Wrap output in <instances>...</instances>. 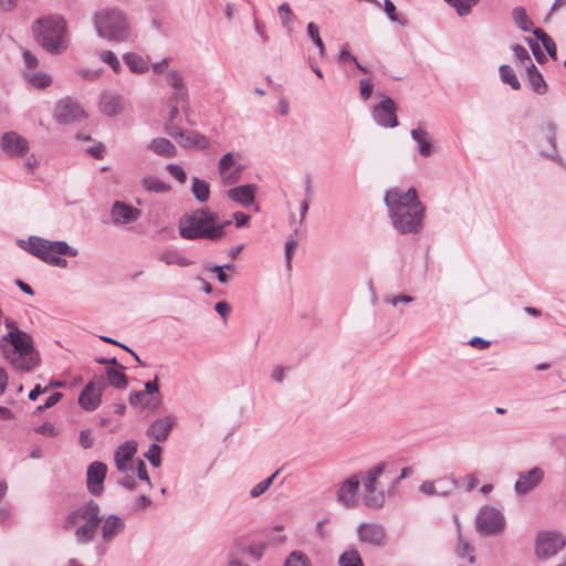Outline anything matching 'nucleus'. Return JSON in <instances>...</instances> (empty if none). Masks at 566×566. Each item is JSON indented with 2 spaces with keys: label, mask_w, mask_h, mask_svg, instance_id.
Returning <instances> with one entry per match:
<instances>
[{
  "label": "nucleus",
  "mask_w": 566,
  "mask_h": 566,
  "mask_svg": "<svg viewBox=\"0 0 566 566\" xmlns=\"http://www.w3.org/2000/svg\"><path fill=\"white\" fill-rule=\"evenodd\" d=\"M394 229L400 234H417L423 228L424 205L419 200L417 190L409 188L388 189L384 198Z\"/></svg>",
  "instance_id": "f257e3e1"
},
{
  "label": "nucleus",
  "mask_w": 566,
  "mask_h": 566,
  "mask_svg": "<svg viewBox=\"0 0 566 566\" xmlns=\"http://www.w3.org/2000/svg\"><path fill=\"white\" fill-rule=\"evenodd\" d=\"M6 326L10 331L0 338V350L4 359L15 370L31 371L40 363L32 337L28 333L20 331L11 319H6Z\"/></svg>",
  "instance_id": "f03ea898"
},
{
  "label": "nucleus",
  "mask_w": 566,
  "mask_h": 566,
  "mask_svg": "<svg viewBox=\"0 0 566 566\" xmlns=\"http://www.w3.org/2000/svg\"><path fill=\"white\" fill-rule=\"evenodd\" d=\"M36 43L48 53L63 54L69 48L67 24L59 14L44 15L32 24Z\"/></svg>",
  "instance_id": "7ed1b4c3"
},
{
  "label": "nucleus",
  "mask_w": 566,
  "mask_h": 566,
  "mask_svg": "<svg viewBox=\"0 0 566 566\" xmlns=\"http://www.w3.org/2000/svg\"><path fill=\"white\" fill-rule=\"evenodd\" d=\"M179 234L186 240L217 241L224 235V231L223 224H217V214L208 208H202L180 219Z\"/></svg>",
  "instance_id": "20e7f679"
},
{
  "label": "nucleus",
  "mask_w": 566,
  "mask_h": 566,
  "mask_svg": "<svg viewBox=\"0 0 566 566\" xmlns=\"http://www.w3.org/2000/svg\"><path fill=\"white\" fill-rule=\"evenodd\" d=\"M102 522L99 505L90 500L84 505L78 506L64 518V528L75 527L74 536L77 544L86 545L95 538L98 525Z\"/></svg>",
  "instance_id": "39448f33"
},
{
  "label": "nucleus",
  "mask_w": 566,
  "mask_h": 566,
  "mask_svg": "<svg viewBox=\"0 0 566 566\" xmlns=\"http://www.w3.org/2000/svg\"><path fill=\"white\" fill-rule=\"evenodd\" d=\"M25 250L43 262L57 268L67 266V261L60 255L76 256L78 254L77 249L65 241H50L35 235L28 239Z\"/></svg>",
  "instance_id": "423d86ee"
},
{
  "label": "nucleus",
  "mask_w": 566,
  "mask_h": 566,
  "mask_svg": "<svg viewBox=\"0 0 566 566\" xmlns=\"http://www.w3.org/2000/svg\"><path fill=\"white\" fill-rule=\"evenodd\" d=\"M94 27L99 38L109 42H125L130 36L126 15L115 9H107L94 15Z\"/></svg>",
  "instance_id": "0eeeda50"
},
{
  "label": "nucleus",
  "mask_w": 566,
  "mask_h": 566,
  "mask_svg": "<svg viewBox=\"0 0 566 566\" xmlns=\"http://www.w3.org/2000/svg\"><path fill=\"white\" fill-rule=\"evenodd\" d=\"M386 469L385 462H379L371 469L367 470L361 476L364 488L363 502L369 509H381L386 502V494L382 489L378 486V480Z\"/></svg>",
  "instance_id": "6e6552de"
},
{
  "label": "nucleus",
  "mask_w": 566,
  "mask_h": 566,
  "mask_svg": "<svg viewBox=\"0 0 566 566\" xmlns=\"http://www.w3.org/2000/svg\"><path fill=\"white\" fill-rule=\"evenodd\" d=\"M239 153H227L218 161V171L220 180L224 186H231L238 182L245 166L240 161Z\"/></svg>",
  "instance_id": "1a4fd4ad"
},
{
  "label": "nucleus",
  "mask_w": 566,
  "mask_h": 566,
  "mask_svg": "<svg viewBox=\"0 0 566 566\" xmlns=\"http://www.w3.org/2000/svg\"><path fill=\"white\" fill-rule=\"evenodd\" d=\"M166 133L185 149H207L210 145L205 135L196 130H185L176 124H169L166 127Z\"/></svg>",
  "instance_id": "9d476101"
},
{
  "label": "nucleus",
  "mask_w": 566,
  "mask_h": 566,
  "mask_svg": "<svg viewBox=\"0 0 566 566\" xmlns=\"http://www.w3.org/2000/svg\"><path fill=\"white\" fill-rule=\"evenodd\" d=\"M504 525L503 514L494 507H484L476 516V528L484 535L497 534L504 528Z\"/></svg>",
  "instance_id": "9b49d317"
},
{
  "label": "nucleus",
  "mask_w": 566,
  "mask_h": 566,
  "mask_svg": "<svg viewBox=\"0 0 566 566\" xmlns=\"http://www.w3.org/2000/svg\"><path fill=\"white\" fill-rule=\"evenodd\" d=\"M565 545L560 534L555 532H541L536 537L535 553L539 558H549L556 555Z\"/></svg>",
  "instance_id": "f8f14e48"
},
{
  "label": "nucleus",
  "mask_w": 566,
  "mask_h": 566,
  "mask_svg": "<svg viewBox=\"0 0 566 566\" xmlns=\"http://www.w3.org/2000/svg\"><path fill=\"white\" fill-rule=\"evenodd\" d=\"M106 384L103 378L90 381L78 395V405L86 411L96 410L102 402Z\"/></svg>",
  "instance_id": "ddd939ff"
},
{
  "label": "nucleus",
  "mask_w": 566,
  "mask_h": 566,
  "mask_svg": "<svg viewBox=\"0 0 566 566\" xmlns=\"http://www.w3.org/2000/svg\"><path fill=\"white\" fill-rule=\"evenodd\" d=\"M396 111L395 102L390 97L384 96L382 101L374 106L371 114L377 125L385 128H394L398 126Z\"/></svg>",
  "instance_id": "4468645a"
},
{
  "label": "nucleus",
  "mask_w": 566,
  "mask_h": 566,
  "mask_svg": "<svg viewBox=\"0 0 566 566\" xmlns=\"http://www.w3.org/2000/svg\"><path fill=\"white\" fill-rule=\"evenodd\" d=\"M360 476L353 474L343 481L337 489V502L346 509H355L358 503Z\"/></svg>",
  "instance_id": "2eb2a0df"
},
{
  "label": "nucleus",
  "mask_w": 566,
  "mask_h": 566,
  "mask_svg": "<svg viewBox=\"0 0 566 566\" xmlns=\"http://www.w3.org/2000/svg\"><path fill=\"white\" fill-rule=\"evenodd\" d=\"M357 536L360 543L381 547L386 544V530L377 523H361L357 526Z\"/></svg>",
  "instance_id": "dca6fc26"
},
{
  "label": "nucleus",
  "mask_w": 566,
  "mask_h": 566,
  "mask_svg": "<svg viewBox=\"0 0 566 566\" xmlns=\"http://www.w3.org/2000/svg\"><path fill=\"white\" fill-rule=\"evenodd\" d=\"M85 117V112L70 97L61 99L55 109V118L61 124L80 122Z\"/></svg>",
  "instance_id": "f3484780"
},
{
  "label": "nucleus",
  "mask_w": 566,
  "mask_h": 566,
  "mask_svg": "<svg viewBox=\"0 0 566 566\" xmlns=\"http://www.w3.org/2000/svg\"><path fill=\"white\" fill-rule=\"evenodd\" d=\"M0 147L8 156L22 157L29 150V142L17 132H8L1 137Z\"/></svg>",
  "instance_id": "a211bd4d"
},
{
  "label": "nucleus",
  "mask_w": 566,
  "mask_h": 566,
  "mask_svg": "<svg viewBox=\"0 0 566 566\" xmlns=\"http://www.w3.org/2000/svg\"><path fill=\"white\" fill-rule=\"evenodd\" d=\"M544 479V471L535 467L528 471L521 472L515 482L514 490L517 495H526L533 491Z\"/></svg>",
  "instance_id": "6ab92c4d"
},
{
  "label": "nucleus",
  "mask_w": 566,
  "mask_h": 566,
  "mask_svg": "<svg viewBox=\"0 0 566 566\" xmlns=\"http://www.w3.org/2000/svg\"><path fill=\"white\" fill-rule=\"evenodd\" d=\"M106 473L107 467L103 462L94 461L88 465L86 472V485L91 494L99 495L103 492V482Z\"/></svg>",
  "instance_id": "aec40b11"
},
{
  "label": "nucleus",
  "mask_w": 566,
  "mask_h": 566,
  "mask_svg": "<svg viewBox=\"0 0 566 566\" xmlns=\"http://www.w3.org/2000/svg\"><path fill=\"white\" fill-rule=\"evenodd\" d=\"M99 111L107 116H116L123 113L125 102L120 94L114 91H105L98 101Z\"/></svg>",
  "instance_id": "412c9836"
},
{
  "label": "nucleus",
  "mask_w": 566,
  "mask_h": 566,
  "mask_svg": "<svg viewBox=\"0 0 566 566\" xmlns=\"http://www.w3.org/2000/svg\"><path fill=\"white\" fill-rule=\"evenodd\" d=\"M140 217V210L123 201H115L111 208L114 224H128Z\"/></svg>",
  "instance_id": "4be33fe9"
},
{
  "label": "nucleus",
  "mask_w": 566,
  "mask_h": 566,
  "mask_svg": "<svg viewBox=\"0 0 566 566\" xmlns=\"http://www.w3.org/2000/svg\"><path fill=\"white\" fill-rule=\"evenodd\" d=\"M137 451V442L128 440L117 447L114 454L115 465L118 471L127 472L132 469V461Z\"/></svg>",
  "instance_id": "5701e85b"
},
{
  "label": "nucleus",
  "mask_w": 566,
  "mask_h": 566,
  "mask_svg": "<svg viewBox=\"0 0 566 566\" xmlns=\"http://www.w3.org/2000/svg\"><path fill=\"white\" fill-rule=\"evenodd\" d=\"M457 488V481L450 478H442L437 481H424L420 491L426 495L447 496Z\"/></svg>",
  "instance_id": "b1692460"
},
{
  "label": "nucleus",
  "mask_w": 566,
  "mask_h": 566,
  "mask_svg": "<svg viewBox=\"0 0 566 566\" xmlns=\"http://www.w3.org/2000/svg\"><path fill=\"white\" fill-rule=\"evenodd\" d=\"M255 193L256 186L253 184L233 187L227 191V196L230 200L244 207L254 202Z\"/></svg>",
  "instance_id": "393cba45"
},
{
  "label": "nucleus",
  "mask_w": 566,
  "mask_h": 566,
  "mask_svg": "<svg viewBox=\"0 0 566 566\" xmlns=\"http://www.w3.org/2000/svg\"><path fill=\"white\" fill-rule=\"evenodd\" d=\"M102 539L104 543L112 542L125 528L124 521L115 514L108 515L105 520L102 518Z\"/></svg>",
  "instance_id": "a878e982"
},
{
  "label": "nucleus",
  "mask_w": 566,
  "mask_h": 566,
  "mask_svg": "<svg viewBox=\"0 0 566 566\" xmlns=\"http://www.w3.org/2000/svg\"><path fill=\"white\" fill-rule=\"evenodd\" d=\"M174 426V421L170 417H161L154 420L148 429L147 436L156 441H165Z\"/></svg>",
  "instance_id": "bb28decb"
},
{
  "label": "nucleus",
  "mask_w": 566,
  "mask_h": 566,
  "mask_svg": "<svg viewBox=\"0 0 566 566\" xmlns=\"http://www.w3.org/2000/svg\"><path fill=\"white\" fill-rule=\"evenodd\" d=\"M410 135L418 144V150L421 157L427 158L433 154L434 149L431 143L432 138L426 129L421 127L413 128L411 129Z\"/></svg>",
  "instance_id": "cd10ccee"
},
{
  "label": "nucleus",
  "mask_w": 566,
  "mask_h": 566,
  "mask_svg": "<svg viewBox=\"0 0 566 566\" xmlns=\"http://www.w3.org/2000/svg\"><path fill=\"white\" fill-rule=\"evenodd\" d=\"M148 149L155 155L164 158H175L177 156L176 146L167 138L156 137L148 144Z\"/></svg>",
  "instance_id": "c85d7f7f"
},
{
  "label": "nucleus",
  "mask_w": 566,
  "mask_h": 566,
  "mask_svg": "<svg viewBox=\"0 0 566 566\" xmlns=\"http://www.w3.org/2000/svg\"><path fill=\"white\" fill-rule=\"evenodd\" d=\"M128 401L132 406L156 410L161 405V397H148L145 391H133Z\"/></svg>",
  "instance_id": "c756f323"
},
{
  "label": "nucleus",
  "mask_w": 566,
  "mask_h": 566,
  "mask_svg": "<svg viewBox=\"0 0 566 566\" xmlns=\"http://www.w3.org/2000/svg\"><path fill=\"white\" fill-rule=\"evenodd\" d=\"M526 73L533 91L539 95H544L547 92V84L538 69L533 63H530L526 65Z\"/></svg>",
  "instance_id": "7c9ffc66"
},
{
  "label": "nucleus",
  "mask_w": 566,
  "mask_h": 566,
  "mask_svg": "<svg viewBox=\"0 0 566 566\" xmlns=\"http://www.w3.org/2000/svg\"><path fill=\"white\" fill-rule=\"evenodd\" d=\"M157 259L166 265L189 266L192 261L181 255L177 250L167 249L160 252Z\"/></svg>",
  "instance_id": "2f4dec72"
},
{
  "label": "nucleus",
  "mask_w": 566,
  "mask_h": 566,
  "mask_svg": "<svg viewBox=\"0 0 566 566\" xmlns=\"http://www.w3.org/2000/svg\"><path fill=\"white\" fill-rule=\"evenodd\" d=\"M123 60L133 73L143 74L148 71V62L136 53H125Z\"/></svg>",
  "instance_id": "473e14b6"
},
{
  "label": "nucleus",
  "mask_w": 566,
  "mask_h": 566,
  "mask_svg": "<svg viewBox=\"0 0 566 566\" xmlns=\"http://www.w3.org/2000/svg\"><path fill=\"white\" fill-rule=\"evenodd\" d=\"M23 76L35 88H45L52 83L51 76L44 72L24 71Z\"/></svg>",
  "instance_id": "72a5a7b5"
},
{
  "label": "nucleus",
  "mask_w": 566,
  "mask_h": 566,
  "mask_svg": "<svg viewBox=\"0 0 566 566\" xmlns=\"http://www.w3.org/2000/svg\"><path fill=\"white\" fill-rule=\"evenodd\" d=\"M191 191L199 202H206L209 200L210 186L206 180H201L198 177H193Z\"/></svg>",
  "instance_id": "f704fd0d"
},
{
  "label": "nucleus",
  "mask_w": 566,
  "mask_h": 566,
  "mask_svg": "<svg viewBox=\"0 0 566 566\" xmlns=\"http://www.w3.org/2000/svg\"><path fill=\"white\" fill-rule=\"evenodd\" d=\"M120 369H115L108 367L106 369V376L109 385L117 389H124L127 387V378L125 374L122 371L124 369L123 366H119Z\"/></svg>",
  "instance_id": "c9c22d12"
},
{
  "label": "nucleus",
  "mask_w": 566,
  "mask_h": 566,
  "mask_svg": "<svg viewBox=\"0 0 566 566\" xmlns=\"http://www.w3.org/2000/svg\"><path fill=\"white\" fill-rule=\"evenodd\" d=\"M512 18L514 23L524 32L531 30L533 22L528 18L526 10L523 7H515L512 10Z\"/></svg>",
  "instance_id": "e433bc0d"
},
{
  "label": "nucleus",
  "mask_w": 566,
  "mask_h": 566,
  "mask_svg": "<svg viewBox=\"0 0 566 566\" xmlns=\"http://www.w3.org/2000/svg\"><path fill=\"white\" fill-rule=\"evenodd\" d=\"M533 34L542 42L545 48L547 54L553 59L557 60V49L553 39L546 34L542 29H534Z\"/></svg>",
  "instance_id": "4c0bfd02"
},
{
  "label": "nucleus",
  "mask_w": 566,
  "mask_h": 566,
  "mask_svg": "<svg viewBox=\"0 0 566 566\" xmlns=\"http://www.w3.org/2000/svg\"><path fill=\"white\" fill-rule=\"evenodd\" d=\"M499 71L503 83L510 85L512 90H520L521 83L517 76L515 75L514 70L510 65H501Z\"/></svg>",
  "instance_id": "58836bf2"
},
{
  "label": "nucleus",
  "mask_w": 566,
  "mask_h": 566,
  "mask_svg": "<svg viewBox=\"0 0 566 566\" xmlns=\"http://www.w3.org/2000/svg\"><path fill=\"white\" fill-rule=\"evenodd\" d=\"M142 184L147 191L151 192L160 193L169 190V186L155 176L145 177Z\"/></svg>",
  "instance_id": "ea45409f"
},
{
  "label": "nucleus",
  "mask_w": 566,
  "mask_h": 566,
  "mask_svg": "<svg viewBox=\"0 0 566 566\" xmlns=\"http://www.w3.org/2000/svg\"><path fill=\"white\" fill-rule=\"evenodd\" d=\"M449 6L453 7L457 10V13L460 17H464L471 13L472 8L480 0H444Z\"/></svg>",
  "instance_id": "a19ab883"
},
{
  "label": "nucleus",
  "mask_w": 566,
  "mask_h": 566,
  "mask_svg": "<svg viewBox=\"0 0 566 566\" xmlns=\"http://www.w3.org/2000/svg\"><path fill=\"white\" fill-rule=\"evenodd\" d=\"M339 566H364L361 557L356 549L344 552L338 559Z\"/></svg>",
  "instance_id": "79ce46f5"
},
{
  "label": "nucleus",
  "mask_w": 566,
  "mask_h": 566,
  "mask_svg": "<svg viewBox=\"0 0 566 566\" xmlns=\"http://www.w3.org/2000/svg\"><path fill=\"white\" fill-rule=\"evenodd\" d=\"M384 10L391 22L398 23L402 27L408 24V19L403 14L396 12V6L391 0H384Z\"/></svg>",
  "instance_id": "37998d69"
},
{
  "label": "nucleus",
  "mask_w": 566,
  "mask_h": 566,
  "mask_svg": "<svg viewBox=\"0 0 566 566\" xmlns=\"http://www.w3.org/2000/svg\"><path fill=\"white\" fill-rule=\"evenodd\" d=\"M307 34L312 39L314 45L318 49L319 55H325V44L321 39L318 27L314 22L307 24Z\"/></svg>",
  "instance_id": "c03bdc74"
},
{
  "label": "nucleus",
  "mask_w": 566,
  "mask_h": 566,
  "mask_svg": "<svg viewBox=\"0 0 566 566\" xmlns=\"http://www.w3.org/2000/svg\"><path fill=\"white\" fill-rule=\"evenodd\" d=\"M284 566H310V562L305 554L295 551L289 555Z\"/></svg>",
  "instance_id": "a18cd8bd"
},
{
  "label": "nucleus",
  "mask_w": 566,
  "mask_h": 566,
  "mask_svg": "<svg viewBox=\"0 0 566 566\" xmlns=\"http://www.w3.org/2000/svg\"><path fill=\"white\" fill-rule=\"evenodd\" d=\"M473 547L462 538L461 535H459L458 546H457V553L460 557H464L467 554H469L468 559L470 564H473L475 562V556L472 554Z\"/></svg>",
  "instance_id": "49530a36"
},
{
  "label": "nucleus",
  "mask_w": 566,
  "mask_h": 566,
  "mask_svg": "<svg viewBox=\"0 0 566 566\" xmlns=\"http://www.w3.org/2000/svg\"><path fill=\"white\" fill-rule=\"evenodd\" d=\"M99 59L108 64L111 66V69L115 72V73H119L120 70H122V65L117 59V56L112 52V51H102L99 53Z\"/></svg>",
  "instance_id": "de8ad7c7"
},
{
  "label": "nucleus",
  "mask_w": 566,
  "mask_h": 566,
  "mask_svg": "<svg viewBox=\"0 0 566 566\" xmlns=\"http://www.w3.org/2000/svg\"><path fill=\"white\" fill-rule=\"evenodd\" d=\"M161 448L157 443H151L148 451L145 453L146 459L150 462L151 465L158 468L160 465Z\"/></svg>",
  "instance_id": "09e8293b"
},
{
  "label": "nucleus",
  "mask_w": 566,
  "mask_h": 566,
  "mask_svg": "<svg viewBox=\"0 0 566 566\" xmlns=\"http://www.w3.org/2000/svg\"><path fill=\"white\" fill-rule=\"evenodd\" d=\"M166 81L169 84V86L172 87V90H177L185 86L184 77L181 73L177 70L168 71L166 74Z\"/></svg>",
  "instance_id": "8fccbe9b"
},
{
  "label": "nucleus",
  "mask_w": 566,
  "mask_h": 566,
  "mask_svg": "<svg viewBox=\"0 0 566 566\" xmlns=\"http://www.w3.org/2000/svg\"><path fill=\"white\" fill-rule=\"evenodd\" d=\"M279 13L281 14L282 25L286 27L289 31H291V22H292V10L287 2H283L277 8Z\"/></svg>",
  "instance_id": "3c124183"
},
{
  "label": "nucleus",
  "mask_w": 566,
  "mask_h": 566,
  "mask_svg": "<svg viewBox=\"0 0 566 566\" xmlns=\"http://www.w3.org/2000/svg\"><path fill=\"white\" fill-rule=\"evenodd\" d=\"M167 171L177 179L180 184H185L187 179V175L185 169L177 164H168L166 166Z\"/></svg>",
  "instance_id": "603ef678"
},
{
  "label": "nucleus",
  "mask_w": 566,
  "mask_h": 566,
  "mask_svg": "<svg viewBox=\"0 0 566 566\" xmlns=\"http://www.w3.org/2000/svg\"><path fill=\"white\" fill-rule=\"evenodd\" d=\"M525 41L530 45L535 60L539 64L544 63L546 61V56L543 53V51H542L539 44L537 43V41L533 40L532 38H525Z\"/></svg>",
  "instance_id": "864d4df0"
},
{
  "label": "nucleus",
  "mask_w": 566,
  "mask_h": 566,
  "mask_svg": "<svg viewBox=\"0 0 566 566\" xmlns=\"http://www.w3.org/2000/svg\"><path fill=\"white\" fill-rule=\"evenodd\" d=\"M297 244H298L297 240H295L293 238L289 239L285 242L284 254H285L286 268L289 270H291V268H292V258H293V254H294V251H295Z\"/></svg>",
  "instance_id": "5fc2aeb1"
},
{
  "label": "nucleus",
  "mask_w": 566,
  "mask_h": 566,
  "mask_svg": "<svg viewBox=\"0 0 566 566\" xmlns=\"http://www.w3.org/2000/svg\"><path fill=\"white\" fill-rule=\"evenodd\" d=\"M62 397L63 395L61 392H53L51 396H49L43 405L36 407L35 413H41L44 410L55 406L62 399Z\"/></svg>",
  "instance_id": "6e6d98bb"
},
{
  "label": "nucleus",
  "mask_w": 566,
  "mask_h": 566,
  "mask_svg": "<svg viewBox=\"0 0 566 566\" xmlns=\"http://www.w3.org/2000/svg\"><path fill=\"white\" fill-rule=\"evenodd\" d=\"M374 85L369 78H361L359 81V92L364 101H367L373 94Z\"/></svg>",
  "instance_id": "4d7b16f0"
},
{
  "label": "nucleus",
  "mask_w": 566,
  "mask_h": 566,
  "mask_svg": "<svg viewBox=\"0 0 566 566\" xmlns=\"http://www.w3.org/2000/svg\"><path fill=\"white\" fill-rule=\"evenodd\" d=\"M22 55L27 71H35L39 65L38 57L28 50H24Z\"/></svg>",
  "instance_id": "13d9d810"
},
{
  "label": "nucleus",
  "mask_w": 566,
  "mask_h": 566,
  "mask_svg": "<svg viewBox=\"0 0 566 566\" xmlns=\"http://www.w3.org/2000/svg\"><path fill=\"white\" fill-rule=\"evenodd\" d=\"M512 50L514 52L515 57L521 63H525V62H528V64L532 63L530 54L524 46H522L521 44H515V45H513Z\"/></svg>",
  "instance_id": "bf43d9fd"
},
{
  "label": "nucleus",
  "mask_w": 566,
  "mask_h": 566,
  "mask_svg": "<svg viewBox=\"0 0 566 566\" xmlns=\"http://www.w3.org/2000/svg\"><path fill=\"white\" fill-rule=\"evenodd\" d=\"M35 431L46 437H56L59 434L57 429L50 422H44L39 426Z\"/></svg>",
  "instance_id": "052dcab7"
},
{
  "label": "nucleus",
  "mask_w": 566,
  "mask_h": 566,
  "mask_svg": "<svg viewBox=\"0 0 566 566\" xmlns=\"http://www.w3.org/2000/svg\"><path fill=\"white\" fill-rule=\"evenodd\" d=\"M208 271L217 274L218 281L221 284H227L230 281V276L224 272V266L212 265L207 268Z\"/></svg>",
  "instance_id": "680f3d73"
},
{
  "label": "nucleus",
  "mask_w": 566,
  "mask_h": 566,
  "mask_svg": "<svg viewBox=\"0 0 566 566\" xmlns=\"http://www.w3.org/2000/svg\"><path fill=\"white\" fill-rule=\"evenodd\" d=\"M385 302L397 306L399 303L409 304L413 302V297L409 295L386 296Z\"/></svg>",
  "instance_id": "e2e57ef3"
},
{
  "label": "nucleus",
  "mask_w": 566,
  "mask_h": 566,
  "mask_svg": "<svg viewBox=\"0 0 566 566\" xmlns=\"http://www.w3.org/2000/svg\"><path fill=\"white\" fill-rule=\"evenodd\" d=\"M329 523V517H324L319 521H317L315 525V533L321 539L327 538L328 534L325 530V525Z\"/></svg>",
  "instance_id": "0e129e2a"
},
{
  "label": "nucleus",
  "mask_w": 566,
  "mask_h": 566,
  "mask_svg": "<svg viewBox=\"0 0 566 566\" xmlns=\"http://www.w3.org/2000/svg\"><path fill=\"white\" fill-rule=\"evenodd\" d=\"M216 312L226 321L231 312V306L226 301H220L214 305Z\"/></svg>",
  "instance_id": "69168bd1"
},
{
  "label": "nucleus",
  "mask_w": 566,
  "mask_h": 566,
  "mask_svg": "<svg viewBox=\"0 0 566 566\" xmlns=\"http://www.w3.org/2000/svg\"><path fill=\"white\" fill-rule=\"evenodd\" d=\"M80 443L84 449H88L94 443V438L92 437V432L90 430H82L80 432Z\"/></svg>",
  "instance_id": "338daca9"
},
{
  "label": "nucleus",
  "mask_w": 566,
  "mask_h": 566,
  "mask_svg": "<svg viewBox=\"0 0 566 566\" xmlns=\"http://www.w3.org/2000/svg\"><path fill=\"white\" fill-rule=\"evenodd\" d=\"M188 97V91L186 86L174 90L170 101L172 103L186 102Z\"/></svg>",
  "instance_id": "774afa93"
}]
</instances>
